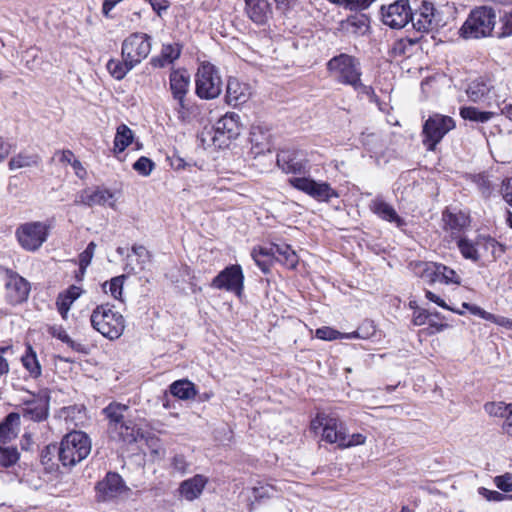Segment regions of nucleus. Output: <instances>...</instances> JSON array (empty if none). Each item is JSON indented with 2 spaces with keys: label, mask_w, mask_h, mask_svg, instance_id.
I'll list each match as a JSON object with an SVG mask.
<instances>
[{
  "label": "nucleus",
  "mask_w": 512,
  "mask_h": 512,
  "mask_svg": "<svg viewBox=\"0 0 512 512\" xmlns=\"http://www.w3.org/2000/svg\"><path fill=\"white\" fill-rule=\"evenodd\" d=\"M91 447V439L85 432L72 431L62 438L59 446L48 445L46 451L57 453L62 466L71 468L90 454Z\"/></svg>",
  "instance_id": "obj_1"
},
{
  "label": "nucleus",
  "mask_w": 512,
  "mask_h": 512,
  "mask_svg": "<svg viewBox=\"0 0 512 512\" xmlns=\"http://www.w3.org/2000/svg\"><path fill=\"white\" fill-rule=\"evenodd\" d=\"M92 327L109 340L118 339L124 332L125 319L109 303L98 305L91 313Z\"/></svg>",
  "instance_id": "obj_2"
},
{
  "label": "nucleus",
  "mask_w": 512,
  "mask_h": 512,
  "mask_svg": "<svg viewBox=\"0 0 512 512\" xmlns=\"http://www.w3.org/2000/svg\"><path fill=\"white\" fill-rule=\"evenodd\" d=\"M496 23V14L491 7L473 9L462 27L460 35L465 39H480L491 34Z\"/></svg>",
  "instance_id": "obj_3"
},
{
  "label": "nucleus",
  "mask_w": 512,
  "mask_h": 512,
  "mask_svg": "<svg viewBox=\"0 0 512 512\" xmlns=\"http://www.w3.org/2000/svg\"><path fill=\"white\" fill-rule=\"evenodd\" d=\"M327 70L338 83L353 87L361 79L360 61L349 54L341 53L327 62Z\"/></svg>",
  "instance_id": "obj_4"
},
{
  "label": "nucleus",
  "mask_w": 512,
  "mask_h": 512,
  "mask_svg": "<svg viewBox=\"0 0 512 512\" xmlns=\"http://www.w3.org/2000/svg\"><path fill=\"white\" fill-rule=\"evenodd\" d=\"M223 81L219 69L210 62L199 65L195 75V93L200 99H216L222 93Z\"/></svg>",
  "instance_id": "obj_5"
},
{
  "label": "nucleus",
  "mask_w": 512,
  "mask_h": 512,
  "mask_svg": "<svg viewBox=\"0 0 512 512\" xmlns=\"http://www.w3.org/2000/svg\"><path fill=\"white\" fill-rule=\"evenodd\" d=\"M455 128V121L450 116L433 114L423 125V144L428 150L434 151L437 144L452 129Z\"/></svg>",
  "instance_id": "obj_6"
},
{
  "label": "nucleus",
  "mask_w": 512,
  "mask_h": 512,
  "mask_svg": "<svg viewBox=\"0 0 512 512\" xmlns=\"http://www.w3.org/2000/svg\"><path fill=\"white\" fill-rule=\"evenodd\" d=\"M49 227L39 221L28 222L16 229V237L20 246L26 251L35 252L47 240Z\"/></svg>",
  "instance_id": "obj_7"
},
{
  "label": "nucleus",
  "mask_w": 512,
  "mask_h": 512,
  "mask_svg": "<svg viewBox=\"0 0 512 512\" xmlns=\"http://www.w3.org/2000/svg\"><path fill=\"white\" fill-rule=\"evenodd\" d=\"M289 184L307 194L319 202H329L333 198H338L339 193L327 182L316 181L310 177H292L288 180Z\"/></svg>",
  "instance_id": "obj_8"
},
{
  "label": "nucleus",
  "mask_w": 512,
  "mask_h": 512,
  "mask_svg": "<svg viewBox=\"0 0 512 512\" xmlns=\"http://www.w3.org/2000/svg\"><path fill=\"white\" fill-rule=\"evenodd\" d=\"M50 399V390L46 388L30 393V397L23 400L20 416L34 422L45 421L49 416Z\"/></svg>",
  "instance_id": "obj_9"
},
{
  "label": "nucleus",
  "mask_w": 512,
  "mask_h": 512,
  "mask_svg": "<svg viewBox=\"0 0 512 512\" xmlns=\"http://www.w3.org/2000/svg\"><path fill=\"white\" fill-rule=\"evenodd\" d=\"M151 48L152 37L146 33L135 32L122 42L121 56H125L137 66L148 57Z\"/></svg>",
  "instance_id": "obj_10"
},
{
  "label": "nucleus",
  "mask_w": 512,
  "mask_h": 512,
  "mask_svg": "<svg viewBox=\"0 0 512 512\" xmlns=\"http://www.w3.org/2000/svg\"><path fill=\"white\" fill-rule=\"evenodd\" d=\"M311 427L316 429L322 427V439L330 444H337L341 448L345 440L346 425L338 417L333 415L318 413L311 422Z\"/></svg>",
  "instance_id": "obj_11"
},
{
  "label": "nucleus",
  "mask_w": 512,
  "mask_h": 512,
  "mask_svg": "<svg viewBox=\"0 0 512 512\" xmlns=\"http://www.w3.org/2000/svg\"><path fill=\"white\" fill-rule=\"evenodd\" d=\"M216 289L234 292L238 296L244 289V275L240 265H230L222 270L211 282Z\"/></svg>",
  "instance_id": "obj_12"
},
{
  "label": "nucleus",
  "mask_w": 512,
  "mask_h": 512,
  "mask_svg": "<svg viewBox=\"0 0 512 512\" xmlns=\"http://www.w3.org/2000/svg\"><path fill=\"white\" fill-rule=\"evenodd\" d=\"M6 274V299L11 305L21 304L27 300L30 292L29 282L18 273L5 269Z\"/></svg>",
  "instance_id": "obj_13"
},
{
  "label": "nucleus",
  "mask_w": 512,
  "mask_h": 512,
  "mask_svg": "<svg viewBox=\"0 0 512 512\" xmlns=\"http://www.w3.org/2000/svg\"><path fill=\"white\" fill-rule=\"evenodd\" d=\"M191 76L185 68L172 69L169 74V90L178 103V111L186 108V96L190 91Z\"/></svg>",
  "instance_id": "obj_14"
},
{
  "label": "nucleus",
  "mask_w": 512,
  "mask_h": 512,
  "mask_svg": "<svg viewBox=\"0 0 512 512\" xmlns=\"http://www.w3.org/2000/svg\"><path fill=\"white\" fill-rule=\"evenodd\" d=\"M411 8L408 0H398L387 9L382 7L383 23L393 29H401L409 23Z\"/></svg>",
  "instance_id": "obj_15"
},
{
  "label": "nucleus",
  "mask_w": 512,
  "mask_h": 512,
  "mask_svg": "<svg viewBox=\"0 0 512 512\" xmlns=\"http://www.w3.org/2000/svg\"><path fill=\"white\" fill-rule=\"evenodd\" d=\"M277 166L286 174L306 175L308 161L296 150L283 149L277 154Z\"/></svg>",
  "instance_id": "obj_16"
},
{
  "label": "nucleus",
  "mask_w": 512,
  "mask_h": 512,
  "mask_svg": "<svg viewBox=\"0 0 512 512\" xmlns=\"http://www.w3.org/2000/svg\"><path fill=\"white\" fill-rule=\"evenodd\" d=\"M434 6L430 2L423 1L421 6L415 12L411 11L409 22L418 32H429L437 27L434 15Z\"/></svg>",
  "instance_id": "obj_17"
},
{
  "label": "nucleus",
  "mask_w": 512,
  "mask_h": 512,
  "mask_svg": "<svg viewBox=\"0 0 512 512\" xmlns=\"http://www.w3.org/2000/svg\"><path fill=\"white\" fill-rule=\"evenodd\" d=\"M443 229L449 233L453 239L461 238V233L469 226L470 218L462 211H450L446 209L442 213Z\"/></svg>",
  "instance_id": "obj_18"
},
{
  "label": "nucleus",
  "mask_w": 512,
  "mask_h": 512,
  "mask_svg": "<svg viewBox=\"0 0 512 512\" xmlns=\"http://www.w3.org/2000/svg\"><path fill=\"white\" fill-rule=\"evenodd\" d=\"M114 197L113 193L105 188L97 187L86 188L76 194L74 204L93 207L95 205H105Z\"/></svg>",
  "instance_id": "obj_19"
},
{
  "label": "nucleus",
  "mask_w": 512,
  "mask_h": 512,
  "mask_svg": "<svg viewBox=\"0 0 512 512\" xmlns=\"http://www.w3.org/2000/svg\"><path fill=\"white\" fill-rule=\"evenodd\" d=\"M125 489L124 481L118 473L109 472L106 477L98 482L96 490L101 500L107 501L117 497Z\"/></svg>",
  "instance_id": "obj_20"
},
{
  "label": "nucleus",
  "mask_w": 512,
  "mask_h": 512,
  "mask_svg": "<svg viewBox=\"0 0 512 512\" xmlns=\"http://www.w3.org/2000/svg\"><path fill=\"white\" fill-rule=\"evenodd\" d=\"M425 273L429 277L431 283L439 282L447 285H459L461 283V277L459 274L442 263H430L425 269Z\"/></svg>",
  "instance_id": "obj_21"
},
{
  "label": "nucleus",
  "mask_w": 512,
  "mask_h": 512,
  "mask_svg": "<svg viewBox=\"0 0 512 512\" xmlns=\"http://www.w3.org/2000/svg\"><path fill=\"white\" fill-rule=\"evenodd\" d=\"M247 17L257 25H265L272 15L268 0H244Z\"/></svg>",
  "instance_id": "obj_22"
},
{
  "label": "nucleus",
  "mask_w": 512,
  "mask_h": 512,
  "mask_svg": "<svg viewBox=\"0 0 512 512\" xmlns=\"http://www.w3.org/2000/svg\"><path fill=\"white\" fill-rule=\"evenodd\" d=\"M251 96V88L248 84L241 83L236 78H229L226 87V102L231 106L246 103Z\"/></svg>",
  "instance_id": "obj_23"
},
{
  "label": "nucleus",
  "mask_w": 512,
  "mask_h": 512,
  "mask_svg": "<svg viewBox=\"0 0 512 512\" xmlns=\"http://www.w3.org/2000/svg\"><path fill=\"white\" fill-rule=\"evenodd\" d=\"M240 116L237 113H226L215 125V134L226 136L227 139H235L240 135Z\"/></svg>",
  "instance_id": "obj_24"
},
{
  "label": "nucleus",
  "mask_w": 512,
  "mask_h": 512,
  "mask_svg": "<svg viewBox=\"0 0 512 512\" xmlns=\"http://www.w3.org/2000/svg\"><path fill=\"white\" fill-rule=\"evenodd\" d=\"M371 210L384 221L393 223L398 228L406 225V221L398 215L392 205L381 198H376L371 203Z\"/></svg>",
  "instance_id": "obj_25"
},
{
  "label": "nucleus",
  "mask_w": 512,
  "mask_h": 512,
  "mask_svg": "<svg viewBox=\"0 0 512 512\" xmlns=\"http://www.w3.org/2000/svg\"><path fill=\"white\" fill-rule=\"evenodd\" d=\"M181 51L182 47L178 43L163 44L160 54L152 57L150 64L154 68H165L180 57Z\"/></svg>",
  "instance_id": "obj_26"
},
{
  "label": "nucleus",
  "mask_w": 512,
  "mask_h": 512,
  "mask_svg": "<svg viewBox=\"0 0 512 512\" xmlns=\"http://www.w3.org/2000/svg\"><path fill=\"white\" fill-rule=\"evenodd\" d=\"M207 484V479L203 475L197 474L180 484L179 492L183 498L193 501L198 498Z\"/></svg>",
  "instance_id": "obj_27"
},
{
  "label": "nucleus",
  "mask_w": 512,
  "mask_h": 512,
  "mask_svg": "<svg viewBox=\"0 0 512 512\" xmlns=\"http://www.w3.org/2000/svg\"><path fill=\"white\" fill-rule=\"evenodd\" d=\"M493 89V84L488 77H478L471 81L466 89L470 101L479 102L488 96Z\"/></svg>",
  "instance_id": "obj_28"
},
{
  "label": "nucleus",
  "mask_w": 512,
  "mask_h": 512,
  "mask_svg": "<svg viewBox=\"0 0 512 512\" xmlns=\"http://www.w3.org/2000/svg\"><path fill=\"white\" fill-rule=\"evenodd\" d=\"M20 426V413L11 412L0 423V441H5L17 435Z\"/></svg>",
  "instance_id": "obj_29"
},
{
  "label": "nucleus",
  "mask_w": 512,
  "mask_h": 512,
  "mask_svg": "<svg viewBox=\"0 0 512 512\" xmlns=\"http://www.w3.org/2000/svg\"><path fill=\"white\" fill-rule=\"evenodd\" d=\"M135 67L125 56H121V59H110L106 64L108 72L116 80H122Z\"/></svg>",
  "instance_id": "obj_30"
},
{
  "label": "nucleus",
  "mask_w": 512,
  "mask_h": 512,
  "mask_svg": "<svg viewBox=\"0 0 512 512\" xmlns=\"http://www.w3.org/2000/svg\"><path fill=\"white\" fill-rule=\"evenodd\" d=\"M271 256L282 261L287 267L295 268L298 263L295 251L287 244H276L269 249Z\"/></svg>",
  "instance_id": "obj_31"
},
{
  "label": "nucleus",
  "mask_w": 512,
  "mask_h": 512,
  "mask_svg": "<svg viewBox=\"0 0 512 512\" xmlns=\"http://www.w3.org/2000/svg\"><path fill=\"white\" fill-rule=\"evenodd\" d=\"M170 393L181 400H189L196 396L197 391L195 385L191 381L182 379L177 380L170 385Z\"/></svg>",
  "instance_id": "obj_32"
},
{
  "label": "nucleus",
  "mask_w": 512,
  "mask_h": 512,
  "mask_svg": "<svg viewBox=\"0 0 512 512\" xmlns=\"http://www.w3.org/2000/svg\"><path fill=\"white\" fill-rule=\"evenodd\" d=\"M133 138V131L127 125H119L114 138V152H123L132 143Z\"/></svg>",
  "instance_id": "obj_33"
},
{
  "label": "nucleus",
  "mask_w": 512,
  "mask_h": 512,
  "mask_svg": "<svg viewBox=\"0 0 512 512\" xmlns=\"http://www.w3.org/2000/svg\"><path fill=\"white\" fill-rule=\"evenodd\" d=\"M109 433L113 439H118L125 443L136 441L134 427L131 422L123 421L119 423L118 427L109 428Z\"/></svg>",
  "instance_id": "obj_34"
},
{
  "label": "nucleus",
  "mask_w": 512,
  "mask_h": 512,
  "mask_svg": "<svg viewBox=\"0 0 512 512\" xmlns=\"http://www.w3.org/2000/svg\"><path fill=\"white\" fill-rule=\"evenodd\" d=\"M480 250H483L487 255L489 254L492 259L496 260L505 253V246L494 238L483 237L477 241Z\"/></svg>",
  "instance_id": "obj_35"
},
{
  "label": "nucleus",
  "mask_w": 512,
  "mask_h": 512,
  "mask_svg": "<svg viewBox=\"0 0 512 512\" xmlns=\"http://www.w3.org/2000/svg\"><path fill=\"white\" fill-rule=\"evenodd\" d=\"M128 410L126 405L111 403L103 409V413L109 419V428L118 427L124 421V412Z\"/></svg>",
  "instance_id": "obj_36"
},
{
  "label": "nucleus",
  "mask_w": 512,
  "mask_h": 512,
  "mask_svg": "<svg viewBox=\"0 0 512 512\" xmlns=\"http://www.w3.org/2000/svg\"><path fill=\"white\" fill-rule=\"evenodd\" d=\"M456 240H457V247H458L461 255L465 259H469L473 262H477L480 260V258H481V255L479 252L480 248L478 247L477 242L473 243L469 239L463 238V237L456 239Z\"/></svg>",
  "instance_id": "obj_37"
},
{
  "label": "nucleus",
  "mask_w": 512,
  "mask_h": 512,
  "mask_svg": "<svg viewBox=\"0 0 512 512\" xmlns=\"http://www.w3.org/2000/svg\"><path fill=\"white\" fill-rule=\"evenodd\" d=\"M460 116L464 120L486 123L492 119L494 113L490 111H480L476 107L469 106L460 108Z\"/></svg>",
  "instance_id": "obj_38"
},
{
  "label": "nucleus",
  "mask_w": 512,
  "mask_h": 512,
  "mask_svg": "<svg viewBox=\"0 0 512 512\" xmlns=\"http://www.w3.org/2000/svg\"><path fill=\"white\" fill-rule=\"evenodd\" d=\"M368 22V18L364 14H360L348 17L343 25L353 34H364L369 27Z\"/></svg>",
  "instance_id": "obj_39"
},
{
  "label": "nucleus",
  "mask_w": 512,
  "mask_h": 512,
  "mask_svg": "<svg viewBox=\"0 0 512 512\" xmlns=\"http://www.w3.org/2000/svg\"><path fill=\"white\" fill-rule=\"evenodd\" d=\"M39 163V157L36 154L19 153L9 161V168L16 170L25 167L36 166Z\"/></svg>",
  "instance_id": "obj_40"
},
{
  "label": "nucleus",
  "mask_w": 512,
  "mask_h": 512,
  "mask_svg": "<svg viewBox=\"0 0 512 512\" xmlns=\"http://www.w3.org/2000/svg\"><path fill=\"white\" fill-rule=\"evenodd\" d=\"M251 256L255 261L256 265L261 269L263 273H269L271 266V260L269 258L271 256V253L269 249L254 248L251 252Z\"/></svg>",
  "instance_id": "obj_41"
},
{
  "label": "nucleus",
  "mask_w": 512,
  "mask_h": 512,
  "mask_svg": "<svg viewBox=\"0 0 512 512\" xmlns=\"http://www.w3.org/2000/svg\"><path fill=\"white\" fill-rule=\"evenodd\" d=\"M360 141L366 150L370 152H378L383 148L381 136L375 132H363Z\"/></svg>",
  "instance_id": "obj_42"
},
{
  "label": "nucleus",
  "mask_w": 512,
  "mask_h": 512,
  "mask_svg": "<svg viewBox=\"0 0 512 512\" xmlns=\"http://www.w3.org/2000/svg\"><path fill=\"white\" fill-rule=\"evenodd\" d=\"M20 454L16 447L0 445V465L10 467L17 463Z\"/></svg>",
  "instance_id": "obj_43"
},
{
  "label": "nucleus",
  "mask_w": 512,
  "mask_h": 512,
  "mask_svg": "<svg viewBox=\"0 0 512 512\" xmlns=\"http://www.w3.org/2000/svg\"><path fill=\"white\" fill-rule=\"evenodd\" d=\"M252 494L256 501L261 502L277 497L278 490L271 484H259L253 488Z\"/></svg>",
  "instance_id": "obj_44"
},
{
  "label": "nucleus",
  "mask_w": 512,
  "mask_h": 512,
  "mask_svg": "<svg viewBox=\"0 0 512 512\" xmlns=\"http://www.w3.org/2000/svg\"><path fill=\"white\" fill-rule=\"evenodd\" d=\"M23 366L30 372L31 376L37 378L41 375V366L36 353L29 347V353L22 357Z\"/></svg>",
  "instance_id": "obj_45"
},
{
  "label": "nucleus",
  "mask_w": 512,
  "mask_h": 512,
  "mask_svg": "<svg viewBox=\"0 0 512 512\" xmlns=\"http://www.w3.org/2000/svg\"><path fill=\"white\" fill-rule=\"evenodd\" d=\"M510 409V403L488 402L484 405L485 412L493 417L504 418Z\"/></svg>",
  "instance_id": "obj_46"
},
{
  "label": "nucleus",
  "mask_w": 512,
  "mask_h": 512,
  "mask_svg": "<svg viewBox=\"0 0 512 512\" xmlns=\"http://www.w3.org/2000/svg\"><path fill=\"white\" fill-rule=\"evenodd\" d=\"M473 182L476 184L479 191L484 197H489L493 191V186L489 177L484 174H477L473 177Z\"/></svg>",
  "instance_id": "obj_47"
},
{
  "label": "nucleus",
  "mask_w": 512,
  "mask_h": 512,
  "mask_svg": "<svg viewBox=\"0 0 512 512\" xmlns=\"http://www.w3.org/2000/svg\"><path fill=\"white\" fill-rule=\"evenodd\" d=\"M352 88L358 93V95L366 96L370 102H373L380 106L379 98L375 94V91L372 86L365 85L364 83H362L360 79L358 83H356ZM379 108L381 109V107Z\"/></svg>",
  "instance_id": "obj_48"
},
{
  "label": "nucleus",
  "mask_w": 512,
  "mask_h": 512,
  "mask_svg": "<svg viewBox=\"0 0 512 512\" xmlns=\"http://www.w3.org/2000/svg\"><path fill=\"white\" fill-rule=\"evenodd\" d=\"M154 162L145 156H141L134 164L133 168L142 176H149L154 169Z\"/></svg>",
  "instance_id": "obj_49"
},
{
  "label": "nucleus",
  "mask_w": 512,
  "mask_h": 512,
  "mask_svg": "<svg viewBox=\"0 0 512 512\" xmlns=\"http://www.w3.org/2000/svg\"><path fill=\"white\" fill-rule=\"evenodd\" d=\"M125 276H117L110 280L108 283L109 285V291L110 294L113 296V298L117 300H121L122 296V290H123V284H124ZM107 286V282L103 285V288L105 289Z\"/></svg>",
  "instance_id": "obj_50"
},
{
  "label": "nucleus",
  "mask_w": 512,
  "mask_h": 512,
  "mask_svg": "<svg viewBox=\"0 0 512 512\" xmlns=\"http://www.w3.org/2000/svg\"><path fill=\"white\" fill-rule=\"evenodd\" d=\"M171 468L173 473L183 476L188 472L189 463L182 454H176L171 459Z\"/></svg>",
  "instance_id": "obj_51"
},
{
  "label": "nucleus",
  "mask_w": 512,
  "mask_h": 512,
  "mask_svg": "<svg viewBox=\"0 0 512 512\" xmlns=\"http://www.w3.org/2000/svg\"><path fill=\"white\" fill-rule=\"evenodd\" d=\"M376 333V326L372 320H364L356 329L359 339H370Z\"/></svg>",
  "instance_id": "obj_52"
},
{
  "label": "nucleus",
  "mask_w": 512,
  "mask_h": 512,
  "mask_svg": "<svg viewBox=\"0 0 512 512\" xmlns=\"http://www.w3.org/2000/svg\"><path fill=\"white\" fill-rule=\"evenodd\" d=\"M8 354H13L12 346H0V378L9 373L10 367L6 357Z\"/></svg>",
  "instance_id": "obj_53"
},
{
  "label": "nucleus",
  "mask_w": 512,
  "mask_h": 512,
  "mask_svg": "<svg viewBox=\"0 0 512 512\" xmlns=\"http://www.w3.org/2000/svg\"><path fill=\"white\" fill-rule=\"evenodd\" d=\"M95 249H96V244L94 242H90L87 245L86 249L82 253H80L79 265H80L81 269L84 270L90 265L92 258L94 256Z\"/></svg>",
  "instance_id": "obj_54"
},
{
  "label": "nucleus",
  "mask_w": 512,
  "mask_h": 512,
  "mask_svg": "<svg viewBox=\"0 0 512 512\" xmlns=\"http://www.w3.org/2000/svg\"><path fill=\"white\" fill-rule=\"evenodd\" d=\"M366 441V436L361 433H354L349 435L348 432H345V440H343L341 449L350 448L358 445L364 444Z\"/></svg>",
  "instance_id": "obj_55"
},
{
  "label": "nucleus",
  "mask_w": 512,
  "mask_h": 512,
  "mask_svg": "<svg viewBox=\"0 0 512 512\" xmlns=\"http://www.w3.org/2000/svg\"><path fill=\"white\" fill-rule=\"evenodd\" d=\"M342 333L330 327H321L316 330V337L321 340L332 341L340 339Z\"/></svg>",
  "instance_id": "obj_56"
},
{
  "label": "nucleus",
  "mask_w": 512,
  "mask_h": 512,
  "mask_svg": "<svg viewBox=\"0 0 512 512\" xmlns=\"http://www.w3.org/2000/svg\"><path fill=\"white\" fill-rule=\"evenodd\" d=\"M494 483L498 489L503 492H511L512 491V474L505 473L504 475L496 476L494 478Z\"/></svg>",
  "instance_id": "obj_57"
},
{
  "label": "nucleus",
  "mask_w": 512,
  "mask_h": 512,
  "mask_svg": "<svg viewBox=\"0 0 512 512\" xmlns=\"http://www.w3.org/2000/svg\"><path fill=\"white\" fill-rule=\"evenodd\" d=\"M56 306L61 317L66 320L68 312L72 306L71 300H68L62 293H60L56 300Z\"/></svg>",
  "instance_id": "obj_58"
},
{
  "label": "nucleus",
  "mask_w": 512,
  "mask_h": 512,
  "mask_svg": "<svg viewBox=\"0 0 512 512\" xmlns=\"http://www.w3.org/2000/svg\"><path fill=\"white\" fill-rule=\"evenodd\" d=\"M132 252L137 256L140 265L139 268L142 270L144 264L149 261V251L143 245H133Z\"/></svg>",
  "instance_id": "obj_59"
},
{
  "label": "nucleus",
  "mask_w": 512,
  "mask_h": 512,
  "mask_svg": "<svg viewBox=\"0 0 512 512\" xmlns=\"http://www.w3.org/2000/svg\"><path fill=\"white\" fill-rule=\"evenodd\" d=\"M480 495H482L488 501L499 502L502 501L506 496L498 491L489 490L484 487L478 489Z\"/></svg>",
  "instance_id": "obj_60"
},
{
  "label": "nucleus",
  "mask_w": 512,
  "mask_h": 512,
  "mask_svg": "<svg viewBox=\"0 0 512 512\" xmlns=\"http://www.w3.org/2000/svg\"><path fill=\"white\" fill-rule=\"evenodd\" d=\"M430 314L425 309H416L413 313L412 322L415 326H422L428 322Z\"/></svg>",
  "instance_id": "obj_61"
},
{
  "label": "nucleus",
  "mask_w": 512,
  "mask_h": 512,
  "mask_svg": "<svg viewBox=\"0 0 512 512\" xmlns=\"http://www.w3.org/2000/svg\"><path fill=\"white\" fill-rule=\"evenodd\" d=\"M501 193L504 200L512 206V178H506L502 182Z\"/></svg>",
  "instance_id": "obj_62"
},
{
  "label": "nucleus",
  "mask_w": 512,
  "mask_h": 512,
  "mask_svg": "<svg viewBox=\"0 0 512 512\" xmlns=\"http://www.w3.org/2000/svg\"><path fill=\"white\" fill-rule=\"evenodd\" d=\"M468 311L471 314L479 316L480 318H482L484 320H487V321L494 320V314L483 310L481 307H479L477 305L470 304V307H468Z\"/></svg>",
  "instance_id": "obj_63"
},
{
  "label": "nucleus",
  "mask_w": 512,
  "mask_h": 512,
  "mask_svg": "<svg viewBox=\"0 0 512 512\" xmlns=\"http://www.w3.org/2000/svg\"><path fill=\"white\" fill-rule=\"evenodd\" d=\"M512 34V12L509 14H505L503 17V32L499 35V37H505Z\"/></svg>",
  "instance_id": "obj_64"
}]
</instances>
